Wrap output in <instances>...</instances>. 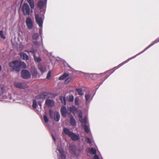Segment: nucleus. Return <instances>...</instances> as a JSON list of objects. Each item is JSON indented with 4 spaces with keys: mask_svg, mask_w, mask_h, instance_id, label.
<instances>
[{
    "mask_svg": "<svg viewBox=\"0 0 159 159\" xmlns=\"http://www.w3.org/2000/svg\"><path fill=\"white\" fill-rule=\"evenodd\" d=\"M9 65L10 67L13 68L14 70L17 72L20 70V68H25L26 67V64L24 62L18 60L11 62Z\"/></svg>",
    "mask_w": 159,
    "mask_h": 159,
    "instance_id": "obj_1",
    "label": "nucleus"
},
{
    "mask_svg": "<svg viewBox=\"0 0 159 159\" xmlns=\"http://www.w3.org/2000/svg\"><path fill=\"white\" fill-rule=\"evenodd\" d=\"M50 117L51 118H52L53 116H54V120L57 122L59 121L60 118V115L59 113L57 111L53 112L51 110H50L49 111Z\"/></svg>",
    "mask_w": 159,
    "mask_h": 159,
    "instance_id": "obj_2",
    "label": "nucleus"
},
{
    "mask_svg": "<svg viewBox=\"0 0 159 159\" xmlns=\"http://www.w3.org/2000/svg\"><path fill=\"white\" fill-rule=\"evenodd\" d=\"M144 52V51H143L142 52H140L139 53L137 54V55H135V56H133L131 57H130L129 58H128L127 60H126V61L123 62H122V63H120V64L119 65L117 66H116L115 67L114 69V71L112 72V73H113V72L116 70V69H117L119 68H120V67L121 66H123V65H124V64H125V63H126L127 62H128L129 61H130V60H131V59H133V58H135V57H136L137 56L141 54H142V53H143V52Z\"/></svg>",
    "mask_w": 159,
    "mask_h": 159,
    "instance_id": "obj_3",
    "label": "nucleus"
},
{
    "mask_svg": "<svg viewBox=\"0 0 159 159\" xmlns=\"http://www.w3.org/2000/svg\"><path fill=\"white\" fill-rule=\"evenodd\" d=\"M144 52V51H143L142 52H140L139 53L137 54V55H135V56H133L131 57H130L129 58H128L127 60H126V61L123 62H122V63H120V64L119 65L117 66H116L115 67L114 69V71L112 72V73H113V72L116 70V69H117L119 68H120V67L121 66H123V65H124V64H125V63H126L127 62H128L129 61H130V60H131V59H133V58H135V57H136L137 56L141 54H142V53H143V52Z\"/></svg>",
    "mask_w": 159,
    "mask_h": 159,
    "instance_id": "obj_4",
    "label": "nucleus"
},
{
    "mask_svg": "<svg viewBox=\"0 0 159 159\" xmlns=\"http://www.w3.org/2000/svg\"><path fill=\"white\" fill-rule=\"evenodd\" d=\"M22 11L25 16L28 15L30 13V9L28 5L26 3H24L22 6Z\"/></svg>",
    "mask_w": 159,
    "mask_h": 159,
    "instance_id": "obj_5",
    "label": "nucleus"
},
{
    "mask_svg": "<svg viewBox=\"0 0 159 159\" xmlns=\"http://www.w3.org/2000/svg\"><path fill=\"white\" fill-rule=\"evenodd\" d=\"M14 84L16 88L19 89H25L27 87L25 83L17 80L14 81Z\"/></svg>",
    "mask_w": 159,
    "mask_h": 159,
    "instance_id": "obj_6",
    "label": "nucleus"
},
{
    "mask_svg": "<svg viewBox=\"0 0 159 159\" xmlns=\"http://www.w3.org/2000/svg\"><path fill=\"white\" fill-rule=\"evenodd\" d=\"M56 152L57 153L58 159H65L66 156L62 148L57 147Z\"/></svg>",
    "mask_w": 159,
    "mask_h": 159,
    "instance_id": "obj_7",
    "label": "nucleus"
},
{
    "mask_svg": "<svg viewBox=\"0 0 159 159\" xmlns=\"http://www.w3.org/2000/svg\"><path fill=\"white\" fill-rule=\"evenodd\" d=\"M78 116L79 118V120L82 123V125L83 124H87L88 121V118L87 116H85L84 118H82V113L80 112L78 113Z\"/></svg>",
    "mask_w": 159,
    "mask_h": 159,
    "instance_id": "obj_8",
    "label": "nucleus"
},
{
    "mask_svg": "<svg viewBox=\"0 0 159 159\" xmlns=\"http://www.w3.org/2000/svg\"><path fill=\"white\" fill-rule=\"evenodd\" d=\"M25 23L28 29L30 30L32 29L34 22L30 18L28 17L26 18Z\"/></svg>",
    "mask_w": 159,
    "mask_h": 159,
    "instance_id": "obj_9",
    "label": "nucleus"
},
{
    "mask_svg": "<svg viewBox=\"0 0 159 159\" xmlns=\"http://www.w3.org/2000/svg\"><path fill=\"white\" fill-rule=\"evenodd\" d=\"M21 76L23 78L27 79L31 77V74L28 70H23L21 71Z\"/></svg>",
    "mask_w": 159,
    "mask_h": 159,
    "instance_id": "obj_10",
    "label": "nucleus"
},
{
    "mask_svg": "<svg viewBox=\"0 0 159 159\" xmlns=\"http://www.w3.org/2000/svg\"><path fill=\"white\" fill-rule=\"evenodd\" d=\"M47 0H40L37 4V7L41 10V9L45 7L47 4Z\"/></svg>",
    "mask_w": 159,
    "mask_h": 159,
    "instance_id": "obj_11",
    "label": "nucleus"
},
{
    "mask_svg": "<svg viewBox=\"0 0 159 159\" xmlns=\"http://www.w3.org/2000/svg\"><path fill=\"white\" fill-rule=\"evenodd\" d=\"M35 18L37 23L40 27H43V20L41 17L38 14L35 15Z\"/></svg>",
    "mask_w": 159,
    "mask_h": 159,
    "instance_id": "obj_12",
    "label": "nucleus"
},
{
    "mask_svg": "<svg viewBox=\"0 0 159 159\" xmlns=\"http://www.w3.org/2000/svg\"><path fill=\"white\" fill-rule=\"evenodd\" d=\"M76 146L73 144H70L69 147V151L70 153L73 155L75 154L76 150Z\"/></svg>",
    "mask_w": 159,
    "mask_h": 159,
    "instance_id": "obj_13",
    "label": "nucleus"
},
{
    "mask_svg": "<svg viewBox=\"0 0 159 159\" xmlns=\"http://www.w3.org/2000/svg\"><path fill=\"white\" fill-rule=\"evenodd\" d=\"M18 39V41L20 43H25L27 42L28 40L26 38L25 39V36L19 34Z\"/></svg>",
    "mask_w": 159,
    "mask_h": 159,
    "instance_id": "obj_14",
    "label": "nucleus"
},
{
    "mask_svg": "<svg viewBox=\"0 0 159 159\" xmlns=\"http://www.w3.org/2000/svg\"><path fill=\"white\" fill-rule=\"evenodd\" d=\"M3 98L4 101L7 102H11L14 101V99L12 98L11 95L9 93H8L7 95L3 96Z\"/></svg>",
    "mask_w": 159,
    "mask_h": 159,
    "instance_id": "obj_15",
    "label": "nucleus"
},
{
    "mask_svg": "<svg viewBox=\"0 0 159 159\" xmlns=\"http://www.w3.org/2000/svg\"><path fill=\"white\" fill-rule=\"evenodd\" d=\"M71 139L73 141H78L80 139V136L79 134H75L73 132L70 137Z\"/></svg>",
    "mask_w": 159,
    "mask_h": 159,
    "instance_id": "obj_16",
    "label": "nucleus"
},
{
    "mask_svg": "<svg viewBox=\"0 0 159 159\" xmlns=\"http://www.w3.org/2000/svg\"><path fill=\"white\" fill-rule=\"evenodd\" d=\"M45 104L48 106L52 107L54 105V102L53 101L49 99H47L46 100Z\"/></svg>",
    "mask_w": 159,
    "mask_h": 159,
    "instance_id": "obj_17",
    "label": "nucleus"
},
{
    "mask_svg": "<svg viewBox=\"0 0 159 159\" xmlns=\"http://www.w3.org/2000/svg\"><path fill=\"white\" fill-rule=\"evenodd\" d=\"M87 150L89 153L93 155H96L97 151L95 148L93 147L91 148H87Z\"/></svg>",
    "mask_w": 159,
    "mask_h": 159,
    "instance_id": "obj_18",
    "label": "nucleus"
},
{
    "mask_svg": "<svg viewBox=\"0 0 159 159\" xmlns=\"http://www.w3.org/2000/svg\"><path fill=\"white\" fill-rule=\"evenodd\" d=\"M61 113L62 116L66 117L67 115V111L65 106H63L61 109Z\"/></svg>",
    "mask_w": 159,
    "mask_h": 159,
    "instance_id": "obj_19",
    "label": "nucleus"
},
{
    "mask_svg": "<svg viewBox=\"0 0 159 159\" xmlns=\"http://www.w3.org/2000/svg\"><path fill=\"white\" fill-rule=\"evenodd\" d=\"M159 42V38L156 39L155 41H153L151 44L147 47L143 51H144V52L147 50L149 48L152 46L153 45Z\"/></svg>",
    "mask_w": 159,
    "mask_h": 159,
    "instance_id": "obj_20",
    "label": "nucleus"
},
{
    "mask_svg": "<svg viewBox=\"0 0 159 159\" xmlns=\"http://www.w3.org/2000/svg\"><path fill=\"white\" fill-rule=\"evenodd\" d=\"M15 96L17 98L16 99H14V101L17 102H20L21 100L23 99L22 96L20 95H16Z\"/></svg>",
    "mask_w": 159,
    "mask_h": 159,
    "instance_id": "obj_21",
    "label": "nucleus"
},
{
    "mask_svg": "<svg viewBox=\"0 0 159 159\" xmlns=\"http://www.w3.org/2000/svg\"><path fill=\"white\" fill-rule=\"evenodd\" d=\"M63 131L65 134L68 135L69 137L73 132L70 131L68 128H66L63 129Z\"/></svg>",
    "mask_w": 159,
    "mask_h": 159,
    "instance_id": "obj_22",
    "label": "nucleus"
},
{
    "mask_svg": "<svg viewBox=\"0 0 159 159\" xmlns=\"http://www.w3.org/2000/svg\"><path fill=\"white\" fill-rule=\"evenodd\" d=\"M20 55L21 58L23 60H27L29 59L28 56L24 52L20 53Z\"/></svg>",
    "mask_w": 159,
    "mask_h": 159,
    "instance_id": "obj_23",
    "label": "nucleus"
},
{
    "mask_svg": "<svg viewBox=\"0 0 159 159\" xmlns=\"http://www.w3.org/2000/svg\"><path fill=\"white\" fill-rule=\"evenodd\" d=\"M38 68L42 73H43L46 71V67L45 66L42 65H39Z\"/></svg>",
    "mask_w": 159,
    "mask_h": 159,
    "instance_id": "obj_24",
    "label": "nucleus"
},
{
    "mask_svg": "<svg viewBox=\"0 0 159 159\" xmlns=\"http://www.w3.org/2000/svg\"><path fill=\"white\" fill-rule=\"evenodd\" d=\"M69 76V75L66 73H64L63 75L60 76L58 78L59 80H63Z\"/></svg>",
    "mask_w": 159,
    "mask_h": 159,
    "instance_id": "obj_25",
    "label": "nucleus"
},
{
    "mask_svg": "<svg viewBox=\"0 0 159 159\" xmlns=\"http://www.w3.org/2000/svg\"><path fill=\"white\" fill-rule=\"evenodd\" d=\"M70 123L71 125L74 126L76 125V121L73 116H72L70 119Z\"/></svg>",
    "mask_w": 159,
    "mask_h": 159,
    "instance_id": "obj_26",
    "label": "nucleus"
},
{
    "mask_svg": "<svg viewBox=\"0 0 159 159\" xmlns=\"http://www.w3.org/2000/svg\"><path fill=\"white\" fill-rule=\"evenodd\" d=\"M86 124H84V129L85 132L87 133H89L90 131V129L89 126L86 125Z\"/></svg>",
    "mask_w": 159,
    "mask_h": 159,
    "instance_id": "obj_27",
    "label": "nucleus"
},
{
    "mask_svg": "<svg viewBox=\"0 0 159 159\" xmlns=\"http://www.w3.org/2000/svg\"><path fill=\"white\" fill-rule=\"evenodd\" d=\"M28 3H29L31 9H33L34 7V3L33 0H28Z\"/></svg>",
    "mask_w": 159,
    "mask_h": 159,
    "instance_id": "obj_28",
    "label": "nucleus"
},
{
    "mask_svg": "<svg viewBox=\"0 0 159 159\" xmlns=\"http://www.w3.org/2000/svg\"><path fill=\"white\" fill-rule=\"evenodd\" d=\"M12 45L14 47L16 46L17 45V43L16 40V38L15 37L13 39L11 40Z\"/></svg>",
    "mask_w": 159,
    "mask_h": 159,
    "instance_id": "obj_29",
    "label": "nucleus"
},
{
    "mask_svg": "<svg viewBox=\"0 0 159 159\" xmlns=\"http://www.w3.org/2000/svg\"><path fill=\"white\" fill-rule=\"evenodd\" d=\"M70 111L74 114H75L77 111V109L75 106L70 107Z\"/></svg>",
    "mask_w": 159,
    "mask_h": 159,
    "instance_id": "obj_30",
    "label": "nucleus"
},
{
    "mask_svg": "<svg viewBox=\"0 0 159 159\" xmlns=\"http://www.w3.org/2000/svg\"><path fill=\"white\" fill-rule=\"evenodd\" d=\"M74 97L72 95H70L67 97V100L69 102H72L73 101Z\"/></svg>",
    "mask_w": 159,
    "mask_h": 159,
    "instance_id": "obj_31",
    "label": "nucleus"
},
{
    "mask_svg": "<svg viewBox=\"0 0 159 159\" xmlns=\"http://www.w3.org/2000/svg\"><path fill=\"white\" fill-rule=\"evenodd\" d=\"M39 35L38 33H34L32 36V39L33 40H36L38 38Z\"/></svg>",
    "mask_w": 159,
    "mask_h": 159,
    "instance_id": "obj_32",
    "label": "nucleus"
},
{
    "mask_svg": "<svg viewBox=\"0 0 159 159\" xmlns=\"http://www.w3.org/2000/svg\"><path fill=\"white\" fill-rule=\"evenodd\" d=\"M5 91V88L3 86H0V95L2 94Z\"/></svg>",
    "mask_w": 159,
    "mask_h": 159,
    "instance_id": "obj_33",
    "label": "nucleus"
},
{
    "mask_svg": "<svg viewBox=\"0 0 159 159\" xmlns=\"http://www.w3.org/2000/svg\"><path fill=\"white\" fill-rule=\"evenodd\" d=\"M0 37L3 39H6V36L2 30H0Z\"/></svg>",
    "mask_w": 159,
    "mask_h": 159,
    "instance_id": "obj_34",
    "label": "nucleus"
},
{
    "mask_svg": "<svg viewBox=\"0 0 159 159\" xmlns=\"http://www.w3.org/2000/svg\"><path fill=\"white\" fill-rule=\"evenodd\" d=\"M34 59L35 62H39L41 61V58L39 57H37L34 55Z\"/></svg>",
    "mask_w": 159,
    "mask_h": 159,
    "instance_id": "obj_35",
    "label": "nucleus"
},
{
    "mask_svg": "<svg viewBox=\"0 0 159 159\" xmlns=\"http://www.w3.org/2000/svg\"><path fill=\"white\" fill-rule=\"evenodd\" d=\"M60 99L62 103L65 105L66 104V102L65 98L63 96H61Z\"/></svg>",
    "mask_w": 159,
    "mask_h": 159,
    "instance_id": "obj_36",
    "label": "nucleus"
},
{
    "mask_svg": "<svg viewBox=\"0 0 159 159\" xmlns=\"http://www.w3.org/2000/svg\"><path fill=\"white\" fill-rule=\"evenodd\" d=\"M32 107L34 108H36L37 107V103L36 100L34 99L33 100V104Z\"/></svg>",
    "mask_w": 159,
    "mask_h": 159,
    "instance_id": "obj_37",
    "label": "nucleus"
},
{
    "mask_svg": "<svg viewBox=\"0 0 159 159\" xmlns=\"http://www.w3.org/2000/svg\"><path fill=\"white\" fill-rule=\"evenodd\" d=\"M72 80V78L71 77H69L66 79L64 81V84H68Z\"/></svg>",
    "mask_w": 159,
    "mask_h": 159,
    "instance_id": "obj_38",
    "label": "nucleus"
},
{
    "mask_svg": "<svg viewBox=\"0 0 159 159\" xmlns=\"http://www.w3.org/2000/svg\"><path fill=\"white\" fill-rule=\"evenodd\" d=\"M85 140L88 143H89L90 146H92V141L89 138L86 137L85 138Z\"/></svg>",
    "mask_w": 159,
    "mask_h": 159,
    "instance_id": "obj_39",
    "label": "nucleus"
},
{
    "mask_svg": "<svg viewBox=\"0 0 159 159\" xmlns=\"http://www.w3.org/2000/svg\"><path fill=\"white\" fill-rule=\"evenodd\" d=\"M37 74V70L35 69H34L32 70V76H35Z\"/></svg>",
    "mask_w": 159,
    "mask_h": 159,
    "instance_id": "obj_40",
    "label": "nucleus"
},
{
    "mask_svg": "<svg viewBox=\"0 0 159 159\" xmlns=\"http://www.w3.org/2000/svg\"><path fill=\"white\" fill-rule=\"evenodd\" d=\"M76 91H77L79 94L80 95H82L83 94L82 90L80 89H76Z\"/></svg>",
    "mask_w": 159,
    "mask_h": 159,
    "instance_id": "obj_41",
    "label": "nucleus"
},
{
    "mask_svg": "<svg viewBox=\"0 0 159 159\" xmlns=\"http://www.w3.org/2000/svg\"><path fill=\"white\" fill-rule=\"evenodd\" d=\"M75 104L76 105H78L79 104V99L77 97H76L75 100Z\"/></svg>",
    "mask_w": 159,
    "mask_h": 159,
    "instance_id": "obj_42",
    "label": "nucleus"
},
{
    "mask_svg": "<svg viewBox=\"0 0 159 159\" xmlns=\"http://www.w3.org/2000/svg\"><path fill=\"white\" fill-rule=\"evenodd\" d=\"M90 98V96L89 94H86L85 95V98L86 101H88Z\"/></svg>",
    "mask_w": 159,
    "mask_h": 159,
    "instance_id": "obj_43",
    "label": "nucleus"
},
{
    "mask_svg": "<svg viewBox=\"0 0 159 159\" xmlns=\"http://www.w3.org/2000/svg\"><path fill=\"white\" fill-rule=\"evenodd\" d=\"M43 120L44 122L46 123H47L48 121V118L47 116L46 115H44Z\"/></svg>",
    "mask_w": 159,
    "mask_h": 159,
    "instance_id": "obj_44",
    "label": "nucleus"
},
{
    "mask_svg": "<svg viewBox=\"0 0 159 159\" xmlns=\"http://www.w3.org/2000/svg\"><path fill=\"white\" fill-rule=\"evenodd\" d=\"M33 45L36 47H38L39 45V42L37 41H34L33 42Z\"/></svg>",
    "mask_w": 159,
    "mask_h": 159,
    "instance_id": "obj_45",
    "label": "nucleus"
},
{
    "mask_svg": "<svg viewBox=\"0 0 159 159\" xmlns=\"http://www.w3.org/2000/svg\"><path fill=\"white\" fill-rule=\"evenodd\" d=\"M51 71H49L47 75V78L48 79H49L51 76Z\"/></svg>",
    "mask_w": 159,
    "mask_h": 159,
    "instance_id": "obj_46",
    "label": "nucleus"
},
{
    "mask_svg": "<svg viewBox=\"0 0 159 159\" xmlns=\"http://www.w3.org/2000/svg\"><path fill=\"white\" fill-rule=\"evenodd\" d=\"M42 32H43V30H42V27H41V28L39 30V34L41 35L42 34Z\"/></svg>",
    "mask_w": 159,
    "mask_h": 159,
    "instance_id": "obj_47",
    "label": "nucleus"
},
{
    "mask_svg": "<svg viewBox=\"0 0 159 159\" xmlns=\"http://www.w3.org/2000/svg\"><path fill=\"white\" fill-rule=\"evenodd\" d=\"M93 159H99L98 156L97 155H95Z\"/></svg>",
    "mask_w": 159,
    "mask_h": 159,
    "instance_id": "obj_48",
    "label": "nucleus"
},
{
    "mask_svg": "<svg viewBox=\"0 0 159 159\" xmlns=\"http://www.w3.org/2000/svg\"><path fill=\"white\" fill-rule=\"evenodd\" d=\"M19 46V48L20 50H22L23 49L24 47L22 45L20 44Z\"/></svg>",
    "mask_w": 159,
    "mask_h": 159,
    "instance_id": "obj_49",
    "label": "nucleus"
},
{
    "mask_svg": "<svg viewBox=\"0 0 159 159\" xmlns=\"http://www.w3.org/2000/svg\"><path fill=\"white\" fill-rule=\"evenodd\" d=\"M41 102H38V104L40 106H41V103H42V102H43V100H42V101H41Z\"/></svg>",
    "mask_w": 159,
    "mask_h": 159,
    "instance_id": "obj_50",
    "label": "nucleus"
},
{
    "mask_svg": "<svg viewBox=\"0 0 159 159\" xmlns=\"http://www.w3.org/2000/svg\"><path fill=\"white\" fill-rule=\"evenodd\" d=\"M87 74L89 75V76H90L91 75H97L96 74Z\"/></svg>",
    "mask_w": 159,
    "mask_h": 159,
    "instance_id": "obj_51",
    "label": "nucleus"
},
{
    "mask_svg": "<svg viewBox=\"0 0 159 159\" xmlns=\"http://www.w3.org/2000/svg\"><path fill=\"white\" fill-rule=\"evenodd\" d=\"M52 137L53 140H54V141L55 142L56 141V139L53 135H52Z\"/></svg>",
    "mask_w": 159,
    "mask_h": 159,
    "instance_id": "obj_52",
    "label": "nucleus"
},
{
    "mask_svg": "<svg viewBox=\"0 0 159 159\" xmlns=\"http://www.w3.org/2000/svg\"><path fill=\"white\" fill-rule=\"evenodd\" d=\"M26 52H34V51H25Z\"/></svg>",
    "mask_w": 159,
    "mask_h": 159,
    "instance_id": "obj_53",
    "label": "nucleus"
},
{
    "mask_svg": "<svg viewBox=\"0 0 159 159\" xmlns=\"http://www.w3.org/2000/svg\"><path fill=\"white\" fill-rule=\"evenodd\" d=\"M43 12L44 13L45 12V10H43Z\"/></svg>",
    "mask_w": 159,
    "mask_h": 159,
    "instance_id": "obj_54",
    "label": "nucleus"
}]
</instances>
